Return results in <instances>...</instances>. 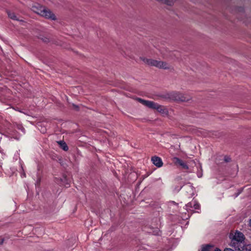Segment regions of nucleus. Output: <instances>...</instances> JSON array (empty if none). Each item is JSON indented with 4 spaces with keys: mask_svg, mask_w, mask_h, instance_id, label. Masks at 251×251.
<instances>
[{
    "mask_svg": "<svg viewBox=\"0 0 251 251\" xmlns=\"http://www.w3.org/2000/svg\"><path fill=\"white\" fill-rule=\"evenodd\" d=\"M229 237L230 239L229 246L236 250L241 251L242 249L244 247V246L242 247V245L245 240L244 235L242 232L236 230L231 232Z\"/></svg>",
    "mask_w": 251,
    "mask_h": 251,
    "instance_id": "f257e3e1",
    "label": "nucleus"
},
{
    "mask_svg": "<svg viewBox=\"0 0 251 251\" xmlns=\"http://www.w3.org/2000/svg\"><path fill=\"white\" fill-rule=\"evenodd\" d=\"M32 10L41 16L51 20L56 19L55 15L49 9L39 4H35L32 7Z\"/></svg>",
    "mask_w": 251,
    "mask_h": 251,
    "instance_id": "f03ea898",
    "label": "nucleus"
},
{
    "mask_svg": "<svg viewBox=\"0 0 251 251\" xmlns=\"http://www.w3.org/2000/svg\"><path fill=\"white\" fill-rule=\"evenodd\" d=\"M140 59L144 63L149 66L156 67L159 69H169L171 68V65L166 62L147 58L144 57H140Z\"/></svg>",
    "mask_w": 251,
    "mask_h": 251,
    "instance_id": "7ed1b4c3",
    "label": "nucleus"
},
{
    "mask_svg": "<svg viewBox=\"0 0 251 251\" xmlns=\"http://www.w3.org/2000/svg\"><path fill=\"white\" fill-rule=\"evenodd\" d=\"M138 100L143 105L149 108L156 109L157 111L162 114L165 115H167L168 114V111L167 109L164 106H161L157 103L150 100H142L141 99H138Z\"/></svg>",
    "mask_w": 251,
    "mask_h": 251,
    "instance_id": "20e7f679",
    "label": "nucleus"
},
{
    "mask_svg": "<svg viewBox=\"0 0 251 251\" xmlns=\"http://www.w3.org/2000/svg\"><path fill=\"white\" fill-rule=\"evenodd\" d=\"M171 98L175 100H180L185 101L188 100L186 98L184 95L179 92H173L171 95Z\"/></svg>",
    "mask_w": 251,
    "mask_h": 251,
    "instance_id": "39448f33",
    "label": "nucleus"
},
{
    "mask_svg": "<svg viewBox=\"0 0 251 251\" xmlns=\"http://www.w3.org/2000/svg\"><path fill=\"white\" fill-rule=\"evenodd\" d=\"M186 210L189 212L193 211L194 210L199 209L200 204L195 201H193L185 205Z\"/></svg>",
    "mask_w": 251,
    "mask_h": 251,
    "instance_id": "423d86ee",
    "label": "nucleus"
},
{
    "mask_svg": "<svg viewBox=\"0 0 251 251\" xmlns=\"http://www.w3.org/2000/svg\"><path fill=\"white\" fill-rule=\"evenodd\" d=\"M151 161L152 163L158 168L161 167L163 164L161 158L156 156L152 157Z\"/></svg>",
    "mask_w": 251,
    "mask_h": 251,
    "instance_id": "0eeeda50",
    "label": "nucleus"
},
{
    "mask_svg": "<svg viewBox=\"0 0 251 251\" xmlns=\"http://www.w3.org/2000/svg\"><path fill=\"white\" fill-rule=\"evenodd\" d=\"M185 189L186 192L188 193V197H192L194 195L193 187L191 185H187L185 186Z\"/></svg>",
    "mask_w": 251,
    "mask_h": 251,
    "instance_id": "6e6552de",
    "label": "nucleus"
},
{
    "mask_svg": "<svg viewBox=\"0 0 251 251\" xmlns=\"http://www.w3.org/2000/svg\"><path fill=\"white\" fill-rule=\"evenodd\" d=\"M213 246L210 245H202L199 251H210Z\"/></svg>",
    "mask_w": 251,
    "mask_h": 251,
    "instance_id": "1a4fd4ad",
    "label": "nucleus"
},
{
    "mask_svg": "<svg viewBox=\"0 0 251 251\" xmlns=\"http://www.w3.org/2000/svg\"><path fill=\"white\" fill-rule=\"evenodd\" d=\"M58 144L59 145L60 147L64 150V151H67L68 150V147L66 144L65 142L63 141H58L57 142Z\"/></svg>",
    "mask_w": 251,
    "mask_h": 251,
    "instance_id": "9d476101",
    "label": "nucleus"
},
{
    "mask_svg": "<svg viewBox=\"0 0 251 251\" xmlns=\"http://www.w3.org/2000/svg\"><path fill=\"white\" fill-rule=\"evenodd\" d=\"M7 14H8V17L10 19L14 20H17V21L19 20L14 13L9 11L7 12Z\"/></svg>",
    "mask_w": 251,
    "mask_h": 251,
    "instance_id": "9b49d317",
    "label": "nucleus"
},
{
    "mask_svg": "<svg viewBox=\"0 0 251 251\" xmlns=\"http://www.w3.org/2000/svg\"><path fill=\"white\" fill-rule=\"evenodd\" d=\"M173 162L176 165H178L179 166H180L181 163L183 162L182 160H180V159H179L177 157H174V158H173Z\"/></svg>",
    "mask_w": 251,
    "mask_h": 251,
    "instance_id": "f8f14e48",
    "label": "nucleus"
},
{
    "mask_svg": "<svg viewBox=\"0 0 251 251\" xmlns=\"http://www.w3.org/2000/svg\"><path fill=\"white\" fill-rule=\"evenodd\" d=\"M251 251V245L249 244L246 246H244V247L242 249L241 251Z\"/></svg>",
    "mask_w": 251,
    "mask_h": 251,
    "instance_id": "ddd939ff",
    "label": "nucleus"
},
{
    "mask_svg": "<svg viewBox=\"0 0 251 251\" xmlns=\"http://www.w3.org/2000/svg\"><path fill=\"white\" fill-rule=\"evenodd\" d=\"M180 166L184 169H188L189 168L188 165L186 164L183 161L180 165Z\"/></svg>",
    "mask_w": 251,
    "mask_h": 251,
    "instance_id": "4468645a",
    "label": "nucleus"
},
{
    "mask_svg": "<svg viewBox=\"0 0 251 251\" xmlns=\"http://www.w3.org/2000/svg\"><path fill=\"white\" fill-rule=\"evenodd\" d=\"M197 175L199 177H201L202 176V174L201 168L198 171Z\"/></svg>",
    "mask_w": 251,
    "mask_h": 251,
    "instance_id": "2eb2a0df",
    "label": "nucleus"
},
{
    "mask_svg": "<svg viewBox=\"0 0 251 251\" xmlns=\"http://www.w3.org/2000/svg\"><path fill=\"white\" fill-rule=\"evenodd\" d=\"M224 251H236L233 250L230 248H226L224 249Z\"/></svg>",
    "mask_w": 251,
    "mask_h": 251,
    "instance_id": "dca6fc26",
    "label": "nucleus"
},
{
    "mask_svg": "<svg viewBox=\"0 0 251 251\" xmlns=\"http://www.w3.org/2000/svg\"><path fill=\"white\" fill-rule=\"evenodd\" d=\"M170 206H174V205L175 206V205H176V203L175 202H174V201H171V202H170Z\"/></svg>",
    "mask_w": 251,
    "mask_h": 251,
    "instance_id": "f3484780",
    "label": "nucleus"
},
{
    "mask_svg": "<svg viewBox=\"0 0 251 251\" xmlns=\"http://www.w3.org/2000/svg\"><path fill=\"white\" fill-rule=\"evenodd\" d=\"M18 128L19 129H21L23 132H24V128L22 126H20L19 127H18Z\"/></svg>",
    "mask_w": 251,
    "mask_h": 251,
    "instance_id": "a211bd4d",
    "label": "nucleus"
},
{
    "mask_svg": "<svg viewBox=\"0 0 251 251\" xmlns=\"http://www.w3.org/2000/svg\"><path fill=\"white\" fill-rule=\"evenodd\" d=\"M41 131L42 133H45L46 131V129H41Z\"/></svg>",
    "mask_w": 251,
    "mask_h": 251,
    "instance_id": "6ab92c4d",
    "label": "nucleus"
},
{
    "mask_svg": "<svg viewBox=\"0 0 251 251\" xmlns=\"http://www.w3.org/2000/svg\"><path fill=\"white\" fill-rule=\"evenodd\" d=\"M214 251H221V250H220L218 248H216Z\"/></svg>",
    "mask_w": 251,
    "mask_h": 251,
    "instance_id": "aec40b11",
    "label": "nucleus"
},
{
    "mask_svg": "<svg viewBox=\"0 0 251 251\" xmlns=\"http://www.w3.org/2000/svg\"><path fill=\"white\" fill-rule=\"evenodd\" d=\"M189 217H190V215H189V214H188V215H187V216H186L185 218L186 219H187V218H189Z\"/></svg>",
    "mask_w": 251,
    "mask_h": 251,
    "instance_id": "412c9836",
    "label": "nucleus"
},
{
    "mask_svg": "<svg viewBox=\"0 0 251 251\" xmlns=\"http://www.w3.org/2000/svg\"><path fill=\"white\" fill-rule=\"evenodd\" d=\"M154 234H156V235H159V231L157 230V232L155 233H154Z\"/></svg>",
    "mask_w": 251,
    "mask_h": 251,
    "instance_id": "4be33fe9",
    "label": "nucleus"
},
{
    "mask_svg": "<svg viewBox=\"0 0 251 251\" xmlns=\"http://www.w3.org/2000/svg\"><path fill=\"white\" fill-rule=\"evenodd\" d=\"M249 225H250V226H251V220H250V221Z\"/></svg>",
    "mask_w": 251,
    "mask_h": 251,
    "instance_id": "5701e85b",
    "label": "nucleus"
},
{
    "mask_svg": "<svg viewBox=\"0 0 251 251\" xmlns=\"http://www.w3.org/2000/svg\"><path fill=\"white\" fill-rule=\"evenodd\" d=\"M225 161H228V160H227V159H226V158H225Z\"/></svg>",
    "mask_w": 251,
    "mask_h": 251,
    "instance_id": "b1692460",
    "label": "nucleus"
}]
</instances>
